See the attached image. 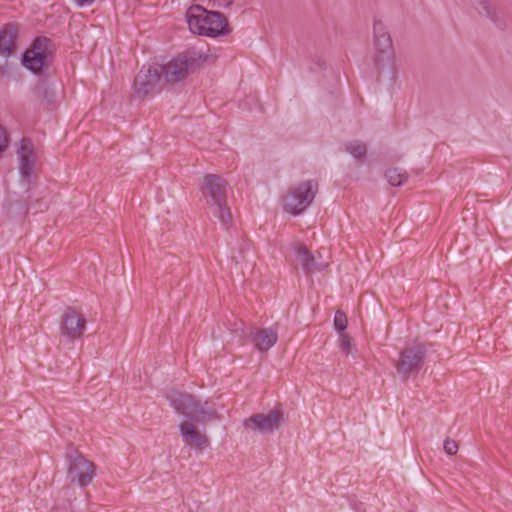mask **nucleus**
<instances>
[{"label":"nucleus","mask_w":512,"mask_h":512,"mask_svg":"<svg viewBox=\"0 0 512 512\" xmlns=\"http://www.w3.org/2000/svg\"><path fill=\"white\" fill-rule=\"evenodd\" d=\"M346 151L356 159H362L367 153L365 143L358 140H351L345 144Z\"/></svg>","instance_id":"412c9836"},{"label":"nucleus","mask_w":512,"mask_h":512,"mask_svg":"<svg viewBox=\"0 0 512 512\" xmlns=\"http://www.w3.org/2000/svg\"><path fill=\"white\" fill-rule=\"evenodd\" d=\"M386 178L390 185L401 186L408 179V174L401 168H391L386 172Z\"/></svg>","instance_id":"aec40b11"},{"label":"nucleus","mask_w":512,"mask_h":512,"mask_svg":"<svg viewBox=\"0 0 512 512\" xmlns=\"http://www.w3.org/2000/svg\"><path fill=\"white\" fill-rule=\"evenodd\" d=\"M318 192V183L314 180L303 181L292 187L284 197V208L297 215L311 205Z\"/></svg>","instance_id":"39448f33"},{"label":"nucleus","mask_w":512,"mask_h":512,"mask_svg":"<svg viewBox=\"0 0 512 512\" xmlns=\"http://www.w3.org/2000/svg\"><path fill=\"white\" fill-rule=\"evenodd\" d=\"M162 65L143 66L135 77L134 92L139 98L153 95L162 87Z\"/></svg>","instance_id":"0eeeda50"},{"label":"nucleus","mask_w":512,"mask_h":512,"mask_svg":"<svg viewBox=\"0 0 512 512\" xmlns=\"http://www.w3.org/2000/svg\"><path fill=\"white\" fill-rule=\"evenodd\" d=\"M243 326H244V323L242 321H238V322H234L233 324H231V329L233 331H243Z\"/></svg>","instance_id":"a878e982"},{"label":"nucleus","mask_w":512,"mask_h":512,"mask_svg":"<svg viewBox=\"0 0 512 512\" xmlns=\"http://www.w3.org/2000/svg\"><path fill=\"white\" fill-rule=\"evenodd\" d=\"M251 338L258 351L267 352L276 344L278 333L273 328H263L256 330Z\"/></svg>","instance_id":"4468645a"},{"label":"nucleus","mask_w":512,"mask_h":512,"mask_svg":"<svg viewBox=\"0 0 512 512\" xmlns=\"http://www.w3.org/2000/svg\"><path fill=\"white\" fill-rule=\"evenodd\" d=\"M188 57H196L195 68L199 67L201 64H209L213 63L217 59V54L215 51H212L210 48H207L205 51L198 50L187 53Z\"/></svg>","instance_id":"a211bd4d"},{"label":"nucleus","mask_w":512,"mask_h":512,"mask_svg":"<svg viewBox=\"0 0 512 512\" xmlns=\"http://www.w3.org/2000/svg\"><path fill=\"white\" fill-rule=\"evenodd\" d=\"M18 35V27L14 25H6L0 31V54L9 57L16 50L15 41Z\"/></svg>","instance_id":"2eb2a0df"},{"label":"nucleus","mask_w":512,"mask_h":512,"mask_svg":"<svg viewBox=\"0 0 512 512\" xmlns=\"http://www.w3.org/2000/svg\"><path fill=\"white\" fill-rule=\"evenodd\" d=\"M425 352L426 345L422 342L414 341L406 344L400 351L398 359L395 361L397 372L404 379L418 372L422 366Z\"/></svg>","instance_id":"423d86ee"},{"label":"nucleus","mask_w":512,"mask_h":512,"mask_svg":"<svg viewBox=\"0 0 512 512\" xmlns=\"http://www.w3.org/2000/svg\"><path fill=\"white\" fill-rule=\"evenodd\" d=\"M80 6L91 4L94 0H75Z\"/></svg>","instance_id":"bb28decb"},{"label":"nucleus","mask_w":512,"mask_h":512,"mask_svg":"<svg viewBox=\"0 0 512 512\" xmlns=\"http://www.w3.org/2000/svg\"><path fill=\"white\" fill-rule=\"evenodd\" d=\"M294 251L296 253L297 261L306 273L319 272L328 266V262L323 259L320 253L315 256L304 245L296 244L294 246Z\"/></svg>","instance_id":"ddd939ff"},{"label":"nucleus","mask_w":512,"mask_h":512,"mask_svg":"<svg viewBox=\"0 0 512 512\" xmlns=\"http://www.w3.org/2000/svg\"><path fill=\"white\" fill-rule=\"evenodd\" d=\"M19 171L23 179L29 182L36 171L37 155L34 144L28 139H22L17 149Z\"/></svg>","instance_id":"9b49d317"},{"label":"nucleus","mask_w":512,"mask_h":512,"mask_svg":"<svg viewBox=\"0 0 512 512\" xmlns=\"http://www.w3.org/2000/svg\"><path fill=\"white\" fill-rule=\"evenodd\" d=\"M196 57L179 55L166 65L162 66V79L169 83H176L183 80L195 69Z\"/></svg>","instance_id":"9d476101"},{"label":"nucleus","mask_w":512,"mask_h":512,"mask_svg":"<svg viewBox=\"0 0 512 512\" xmlns=\"http://www.w3.org/2000/svg\"><path fill=\"white\" fill-rule=\"evenodd\" d=\"M29 50L32 51V54L46 56V59L49 60L52 54L51 41L47 38L39 37L34 41L33 46Z\"/></svg>","instance_id":"6ab92c4d"},{"label":"nucleus","mask_w":512,"mask_h":512,"mask_svg":"<svg viewBox=\"0 0 512 512\" xmlns=\"http://www.w3.org/2000/svg\"><path fill=\"white\" fill-rule=\"evenodd\" d=\"M283 413L279 410H271L267 414H254L245 419L243 425L246 429L261 434H270L281 427Z\"/></svg>","instance_id":"1a4fd4ad"},{"label":"nucleus","mask_w":512,"mask_h":512,"mask_svg":"<svg viewBox=\"0 0 512 512\" xmlns=\"http://www.w3.org/2000/svg\"><path fill=\"white\" fill-rule=\"evenodd\" d=\"M171 405L182 415L179 431L183 443L189 448L202 452L210 446V439L205 431L206 422L220 419L213 403L202 402L194 396L172 391L168 395Z\"/></svg>","instance_id":"f257e3e1"},{"label":"nucleus","mask_w":512,"mask_h":512,"mask_svg":"<svg viewBox=\"0 0 512 512\" xmlns=\"http://www.w3.org/2000/svg\"><path fill=\"white\" fill-rule=\"evenodd\" d=\"M348 319L346 314L341 311L337 310L334 317V327L336 330H338L340 333H344L343 331L347 328Z\"/></svg>","instance_id":"5701e85b"},{"label":"nucleus","mask_w":512,"mask_h":512,"mask_svg":"<svg viewBox=\"0 0 512 512\" xmlns=\"http://www.w3.org/2000/svg\"><path fill=\"white\" fill-rule=\"evenodd\" d=\"M470 5L480 14L495 24L500 23L501 17L498 9L489 0H469Z\"/></svg>","instance_id":"dca6fc26"},{"label":"nucleus","mask_w":512,"mask_h":512,"mask_svg":"<svg viewBox=\"0 0 512 512\" xmlns=\"http://www.w3.org/2000/svg\"><path fill=\"white\" fill-rule=\"evenodd\" d=\"M227 185V181L216 174H207L201 185V192L207 205L223 226H227L232 219L227 205Z\"/></svg>","instance_id":"f03ea898"},{"label":"nucleus","mask_w":512,"mask_h":512,"mask_svg":"<svg viewBox=\"0 0 512 512\" xmlns=\"http://www.w3.org/2000/svg\"><path fill=\"white\" fill-rule=\"evenodd\" d=\"M68 476L72 482H77L81 487L87 486L95 476V465L82 454L73 452L68 455Z\"/></svg>","instance_id":"6e6552de"},{"label":"nucleus","mask_w":512,"mask_h":512,"mask_svg":"<svg viewBox=\"0 0 512 512\" xmlns=\"http://www.w3.org/2000/svg\"><path fill=\"white\" fill-rule=\"evenodd\" d=\"M374 63L379 73H388L391 79L397 77L395 53L391 37L382 22L374 23Z\"/></svg>","instance_id":"20e7f679"},{"label":"nucleus","mask_w":512,"mask_h":512,"mask_svg":"<svg viewBox=\"0 0 512 512\" xmlns=\"http://www.w3.org/2000/svg\"><path fill=\"white\" fill-rule=\"evenodd\" d=\"M339 347L342 353L345 355L352 354L353 351V339L346 333H340L339 335Z\"/></svg>","instance_id":"4be33fe9"},{"label":"nucleus","mask_w":512,"mask_h":512,"mask_svg":"<svg viewBox=\"0 0 512 512\" xmlns=\"http://www.w3.org/2000/svg\"><path fill=\"white\" fill-rule=\"evenodd\" d=\"M444 451L448 455H455L458 451V444L455 440L447 438L444 441Z\"/></svg>","instance_id":"b1692460"},{"label":"nucleus","mask_w":512,"mask_h":512,"mask_svg":"<svg viewBox=\"0 0 512 512\" xmlns=\"http://www.w3.org/2000/svg\"><path fill=\"white\" fill-rule=\"evenodd\" d=\"M48 59H46V56L43 55H34L32 54V51L29 49L26 50V52L23 55V64L28 69L38 72L40 69L48 63Z\"/></svg>","instance_id":"f3484780"},{"label":"nucleus","mask_w":512,"mask_h":512,"mask_svg":"<svg viewBox=\"0 0 512 512\" xmlns=\"http://www.w3.org/2000/svg\"><path fill=\"white\" fill-rule=\"evenodd\" d=\"M234 0H214V6H217V7H221V6H226V7H229L230 5H232Z\"/></svg>","instance_id":"393cba45"},{"label":"nucleus","mask_w":512,"mask_h":512,"mask_svg":"<svg viewBox=\"0 0 512 512\" xmlns=\"http://www.w3.org/2000/svg\"><path fill=\"white\" fill-rule=\"evenodd\" d=\"M60 328L63 336L74 341L82 336L86 328V320L80 313L69 308L62 316Z\"/></svg>","instance_id":"f8f14e48"},{"label":"nucleus","mask_w":512,"mask_h":512,"mask_svg":"<svg viewBox=\"0 0 512 512\" xmlns=\"http://www.w3.org/2000/svg\"><path fill=\"white\" fill-rule=\"evenodd\" d=\"M189 29L194 34L215 37L228 30L226 18L219 12L207 11L200 5L191 6L186 13Z\"/></svg>","instance_id":"7ed1b4c3"}]
</instances>
